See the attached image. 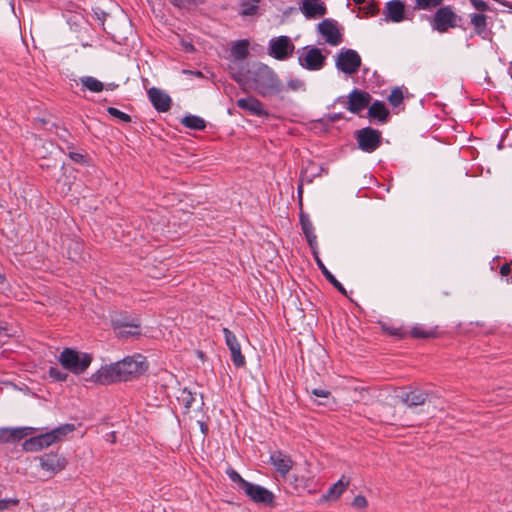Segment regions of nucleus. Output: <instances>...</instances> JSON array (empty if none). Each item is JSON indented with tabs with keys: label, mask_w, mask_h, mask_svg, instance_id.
<instances>
[{
	"label": "nucleus",
	"mask_w": 512,
	"mask_h": 512,
	"mask_svg": "<svg viewBox=\"0 0 512 512\" xmlns=\"http://www.w3.org/2000/svg\"><path fill=\"white\" fill-rule=\"evenodd\" d=\"M232 78L241 86L254 90L262 97L280 94L284 90L282 81L277 73L264 63H254L246 73L235 71L229 66Z\"/></svg>",
	"instance_id": "nucleus-1"
},
{
	"label": "nucleus",
	"mask_w": 512,
	"mask_h": 512,
	"mask_svg": "<svg viewBox=\"0 0 512 512\" xmlns=\"http://www.w3.org/2000/svg\"><path fill=\"white\" fill-rule=\"evenodd\" d=\"M148 369L144 356L136 354L121 361L102 366L91 376V381L100 385L125 382L142 375Z\"/></svg>",
	"instance_id": "nucleus-2"
},
{
	"label": "nucleus",
	"mask_w": 512,
	"mask_h": 512,
	"mask_svg": "<svg viewBox=\"0 0 512 512\" xmlns=\"http://www.w3.org/2000/svg\"><path fill=\"white\" fill-rule=\"evenodd\" d=\"M428 21L433 31L444 34L450 29L459 27L462 17L457 15L452 6L446 5L440 6L433 15L428 17Z\"/></svg>",
	"instance_id": "nucleus-3"
},
{
	"label": "nucleus",
	"mask_w": 512,
	"mask_h": 512,
	"mask_svg": "<svg viewBox=\"0 0 512 512\" xmlns=\"http://www.w3.org/2000/svg\"><path fill=\"white\" fill-rule=\"evenodd\" d=\"M92 359L91 354L78 352L72 348H65L58 357L62 367L76 375L84 373L90 366Z\"/></svg>",
	"instance_id": "nucleus-4"
},
{
	"label": "nucleus",
	"mask_w": 512,
	"mask_h": 512,
	"mask_svg": "<svg viewBox=\"0 0 512 512\" xmlns=\"http://www.w3.org/2000/svg\"><path fill=\"white\" fill-rule=\"evenodd\" d=\"M111 326L119 339L139 337L141 335V321L126 314H118L112 317Z\"/></svg>",
	"instance_id": "nucleus-5"
},
{
	"label": "nucleus",
	"mask_w": 512,
	"mask_h": 512,
	"mask_svg": "<svg viewBox=\"0 0 512 512\" xmlns=\"http://www.w3.org/2000/svg\"><path fill=\"white\" fill-rule=\"evenodd\" d=\"M362 64L358 52L349 48H342L335 58L336 68L346 75L356 74Z\"/></svg>",
	"instance_id": "nucleus-6"
},
{
	"label": "nucleus",
	"mask_w": 512,
	"mask_h": 512,
	"mask_svg": "<svg viewBox=\"0 0 512 512\" xmlns=\"http://www.w3.org/2000/svg\"><path fill=\"white\" fill-rule=\"evenodd\" d=\"M355 138L359 149L366 153H373L382 143L381 132L371 127H365L357 130Z\"/></svg>",
	"instance_id": "nucleus-7"
},
{
	"label": "nucleus",
	"mask_w": 512,
	"mask_h": 512,
	"mask_svg": "<svg viewBox=\"0 0 512 512\" xmlns=\"http://www.w3.org/2000/svg\"><path fill=\"white\" fill-rule=\"evenodd\" d=\"M294 49L295 46L288 36L273 37L268 44V54L280 61L290 58Z\"/></svg>",
	"instance_id": "nucleus-8"
},
{
	"label": "nucleus",
	"mask_w": 512,
	"mask_h": 512,
	"mask_svg": "<svg viewBox=\"0 0 512 512\" xmlns=\"http://www.w3.org/2000/svg\"><path fill=\"white\" fill-rule=\"evenodd\" d=\"M326 57L321 50L316 47H304L303 52L298 57L300 66L310 71H317L324 67Z\"/></svg>",
	"instance_id": "nucleus-9"
},
{
	"label": "nucleus",
	"mask_w": 512,
	"mask_h": 512,
	"mask_svg": "<svg viewBox=\"0 0 512 512\" xmlns=\"http://www.w3.org/2000/svg\"><path fill=\"white\" fill-rule=\"evenodd\" d=\"M371 100L372 97L368 92L354 88L348 94L345 106L351 113L359 114L370 105Z\"/></svg>",
	"instance_id": "nucleus-10"
},
{
	"label": "nucleus",
	"mask_w": 512,
	"mask_h": 512,
	"mask_svg": "<svg viewBox=\"0 0 512 512\" xmlns=\"http://www.w3.org/2000/svg\"><path fill=\"white\" fill-rule=\"evenodd\" d=\"M319 34L325 39L326 43L331 46H338L343 41L337 22L332 19H324L317 25Z\"/></svg>",
	"instance_id": "nucleus-11"
},
{
	"label": "nucleus",
	"mask_w": 512,
	"mask_h": 512,
	"mask_svg": "<svg viewBox=\"0 0 512 512\" xmlns=\"http://www.w3.org/2000/svg\"><path fill=\"white\" fill-rule=\"evenodd\" d=\"M243 492L255 503L267 506H272L274 503V494L260 485L248 482Z\"/></svg>",
	"instance_id": "nucleus-12"
},
{
	"label": "nucleus",
	"mask_w": 512,
	"mask_h": 512,
	"mask_svg": "<svg viewBox=\"0 0 512 512\" xmlns=\"http://www.w3.org/2000/svg\"><path fill=\"white\" fill-rule=\"evenodd\" d=\"M384 21L400 23L406 19V6L401 0L386 2L383 9Z\"/></svg>",
	"instance_id": "nucleus-13"
},
{
	"label": "nucleus",
	"mask_w": 512,
	"mask_h": 512,
	"mask_svg": "<svg viewBox=\"0 0 512 512\" xmlns=\"http://www.w3.org/2000/svg\"><path fill=\"white\" fill-rule=\"evenodd\" d=\"M397 397L407 407H416L425 404L429 393L419 388H413L410 390H402Z\"/></svg>",
	"instance_id": "nucleus-14"
},
{
	"label": "nucleus",
	"mask_w": 512,
	"mask_h": 512,
	"mask_svg": "<svg viewBox=\"0 0 512 512\" xmlns=\"http://www.w3.org/2000/svg\"><path fill=\"white\" fill-rule=\"evenodd\" d=\"M236 105L247 111L249 114L258 117H268L269 112L264 108L263 103L254 96H249L246 98H240L236 101Z\"/></svg>",
	"instance_id": "nucleus-15"
},
{
	"label": "nucleus",
	"mask_w": 512,
	"mask_h": 512,
	"mask_svg": "<svg viewBox=\"0 0 512 512\" xmlns=\"http://www.w3.org/2000/svg\"><path fill=\"white\" fill-rule=\"evenodd\" d=\"M147 95L152 106L158 112H167L170 110L172 104L171 97L163 90L152 87L147 91Z\"/></svg>",
	"instance_id": "nucleus-16"
},
{
	"label": "nucleus",
	"mask_w": 512,
	"mask_h": 512,
	"mask_svg": "<svg viewBox=\"0 0 512 512\" xmlns=\"http://www.w3.org/2000/svg\"><path fill=\"white\" fill-rule=\"evenodd\" d=\"M55 435L52 430L44 434L32 437L26 440L23 444V448L26 451H38L43 448L49 447L56 443Z\"/></svg>",
	"instance_id": "nucleus-17"
},
{
	"label": "nucleus",
	"mask_w": 512,
	"mask_h": 512,
	"mask_svg": "<svg viewBox=\"0 0 512 512\" xmlns=\"http://www.w3.org/2000/svg\"><path fill=\"white\" fill-rule=\"evenodd\" d=\"M270 462L275 470L282 476H286L293 467L291 457L282 451H274L271 453Z\"/></svg>",
	"instance_id": "nucleus-18"
},
{
	"label": "nucleus",
	"mask_w": 512,
	"mask_h": 512,
	"mask_svg": "<svg viewBox=\"0 0 512 512\" xmlns=\"http://www.w3.org/2000/svg\"><path fill=\"white\" fill-rule=\"evenodd\" d=\"M301 11L308 19L322 17L327 13V8L321 0H302Z\"/></svg>",
	"instance_id": "nucleus-19"
},
{
	"label": "nucleus",
	"mask_w": 512,
	"mask_h": 512,
	"mask_svg": "<svg viewBox=\"0 0 512 512\" xmlns=\"http://www.w3.org/2000/svg\"><path fill=\"white\" fill-rule=\"evenodd\" d=\"M300 223L302 231L306 237V240L308 242V245L312 251V254L314 258H317L318 252V243H317V236L314 231V226L308 216H304L301 214L300 216Z\"/></svg>",
	"instance_id": "nucleus-20"
},
{
	"label": "nucleus",
	"mask_w": 512,
	"mask_h": 512,
	"mask_svg": "<svg viewBox=\"0 0 512 512\" xmlns=\"http://www.w3.org/2000/svg\"><path fill=\"white\" fill-rule=\"evenodd\" d=\"M30 434V428H0V443H13L20 441Z\"/></svg>",
	"instance_id": "nucleus-21"
},
{
	"label": "nucleus",
	"mask_w": 512,
	"mask_h": 512,
	"mask_svg": "<svg viewBox=\"0 0 512 512\" xmlns=\"http://www.w3.org/2000/svg\"><path fill=\"white\" fill-rule=\"evenodd\" d=\"M389 115V110L382 101L376 100L368 106L367 117L371 120H377L383 124L388 121Z\"/></svg>",
	"instance_id": "nucleus-22"
},
{
	"label": "nucleus",
	"mask_w": 512,
	"mask_h": 512,
	"mask_svg": "<svg viewBox=\"0 0 512 512\" xmlns=\"http://www.w3.org/2000/svg\"><path fill=\"white\" fill-rule=\"evenodd\" d=\"M42 469L57 473L66 466V460L56 454H47L40 459Z\"/></svg>",
	"instance_id": "nucleus-23"
},
{
	"label": "nucleus",
	"mask_w": 512,
	"mask_h": 512,
	"mask_svg": "<svg viewBox=\"0 0 512 512\" xmlns=\"http://www.w3.org/2000/svg\"><path fill=\"white\" fill-rule=\"evenodd\" d=\"M469 17L474 33L485 39L488 35V17L483 13H471Z\"/></svg>",
	"instance_id": "nucleus-24"
},
{
	"label": "nucleus",
	"mask_w": 512,
	"mask_h": 512,
	"mask_svg": "<svg viewBox=\"0 0 512 512\" xmlns=\"http://www.w3.org/2000/svg\"><path fill=\"white\" fill-rule=\"evenodd\" d=\"M249 41L247 39L237 40L231 45V56L234 61H243L249 56Z\"/></svg>",
	"instance_id": "nucleus-25"
},
{
	"label": "nucleus",
	"mask_w": 512,
	"mask_h": 512,
	"mask_svg": "<svg viewBox=\"0 0 512 512\" xmlns=\"http://www.w3.org/2000/svg\"><path fill=\"white\" fill-rule=\"evenodd\" d=\"M349 485V479H346L345 476H342L335 484H333L326 494L323 495V499L325 500H336L338 499L347 489Z\"/></svg>",
	"instance_id": "nucleus-26"
},
{
	"label": "nucleus",
	"mask_w": 512,
	"mask_h": 512,
	"mask_svg": "<svg viewBox=\"0 0 512 512\" xmlns=\"http://www.w3.org/2000/svg\"><path fill=\"white\" fill-rule=\"evenodd\" d=\"M316 263L321 270L324 277L327 279L329 283H331L342 295H347L346 289L344 286L335 278V276L327 269L322 260L319 257V253L317 254V258H315Z\"/></svg>",
	"instance_id": "nucleus-27"
},
{
	"label": "nucleus",
	"mask_w": 512,
	"mask_h": 512,
	"mask_svg": "<svg viewBox=\"0 0 512 512\" xmlns=\"http://www.w3.org/2000/svg\"><path fill=\"white\" fill-rule=\"evenodd\" d=\"M181 124L191 130L201 131L206 128V122L203 118L196 115H187L181 119Z\"/></svg>",
	"instance_id": "nucleus-28"
},
{
	"label": "nucleus",
	"mask_w": 512,
	"mask_h": 512,
	"mask_svg": "<svg viewBox=\"0 0 512 512\" xmlns=\"http://www.w3.org/2000/svg\"><path fill=\"white\" fill-rule=\"evenodd\" d=\"M83 88L91 92H101L104 89V84L92 76H84L80 78Z\"/></svg>",
	"instance_id": "nucleus-29"
},
{
	"label": "nucleus",
	"mask_w": 512,
	"mask_h": 512,
	"mask_svg": "<svg viewBox=\"0 0 512 512\" xmlns=\"http://www.w3.org/2000/svg\"><path fill=\"white\" fill-rule=\"evenodd\" d=\"M409 334L417 339H430L437 336V330L435 328L425 329L423 326H415L410 330Z\"/></svg>",
	"instance_id": "nucleus-30"
},
{
	"label": "nucleus",
	"mask_w": 512,
	"mask_h": 512,
	"mask_svg": "<svg viewBox=\"0 0 512 512\" xmlns=\"http://www.w3.org/2000/svg\"><path fill=\"white\" fill-rule=\"evenodd\" d=\"M260 0H246L241 3L242 16H254L258 12V4Z\"/></svg>",
	"instance_id": "nucleus-31"
},
{
	"label": "nucleus",
	"mask_w": 512,
	"mask_h": 512,
	"mask_svg": "<svg viewBox=\"0 0 512 512\" xmlns=\"http://www.w3.org/2000/svg\"><path fill=\"white\" fill-rule=\"evenodd\" d=\"M444 0H415V9L431 11L442 6Z\"/></svg>",
	"instance_id": "nucleus-32"
},
{
	"label": "nucleus",
	"mask_w": 512,
	"mask_h": 512,
	"mask_svg": "<svg viewBox=\"0 0 512 512\" xmlns=\"http://www.w3.org/2000/svg\"><path fill=\"white\" fill-rule=\"evenodd\" d=\"M75 430L74 424H63L52 430L55 435L56 441H61L67 434L73 432Z\"/></svg>",
	"instance_id": "nucleus-33"
},
{
	"label": "nucleus",
	"mask_w": 512,
	"mask_h": 512,
	"mask_svg": "<svg viewBox=\"0 0 512 512\" xmlns=\"http://www.w3.org/2000/svg\"><path fill=\"white\" fill-rule=\"evenodd\" d=\"M230 353H231V360L236 367L240 368L246 364L245 357L241 352V345L236 348L231 349Z\"/></svg>",
	"instance_id": "nucleus-34"
},
{
	"label": "nucleus",
	"mask_w": 512,
	"mask_h": 512,
	"mask_svg": "<svg viewBox=\"0 0 512 512\" xmlns=\"http://www.w3.org/2000/svg\"><path fill=\"white\" fill-rule=\"evenodd\" d=\"M222 331L224 334L225 343H226L227 347L229 348V350L240 346V343H239L236 335L232 331H230L226 327H224Z\"/></svg>",
	"instance_id": "nucleus-35"
},
{
	"label": "nucleus",
	"mask_w": 512,
	"mask_h": 512,
	"mask_svg": "<svg viewBox=\"0 0 512 512\" xmlns=\"http://www.w3.org/2000/svg\"><path fill=\"white\" fill-rule=\"evenodd\" d=\"M226 473H227L229 479L233 483H236L238 485L239 489H241L243 491V489L245 488V484H248V481H246L244 478H242V476L233 468H229L226 471Z\"/></svg>",
	"instance_id": "nucleus-36"
},
{
	"label": "nucleus",
	"mask_w": 512,
	"mask_h": 512,
	"mask_svg": "<svg viewBox=\"0 0 512 512\" xmlns=\"http://www.w3.org/2000/svg\"><path fill=\"white\" fill-rule=\"evenodd\" d=\"M403 92L400 88L396 87L392 89L390 95L388 96V101L393 107H398L403 102Z\"/></svg>",
	"instance_id": "nucleus-37"
},
{
	"label": "nucleus",
	"mask_w": 512,
	"mask_h": 512,
	"mask_svg": "<svg viewBox=\"0 0 512 512\" xmlns=\"http://www.w3.org/2000/svg\"><path fill=\"white\" fill-rule=\"evenodd\" d=\"M48 374L51 379L58 382H65L68 378V374L65 371L60 370L58 367H50Z\"/></svg>",
	"instance_id": "nucleus-38"
},
{
	"label": "nucleus",
	"mask_w": 512,
	"mask_h": 512,
	"mask_svg": "<svg viewBox=\"0 0 512 512\" xmlns=\"http://www.w3.org/2000/svg\"><path fill=\"white\" fill-rule=\"evenodd\" d=\"M107 112L109 115H111L114 118H117L119 121L124 123H130L131 122V116L120 111L119 109L115 107H108Z\"/></svg>",
	"instance_id": "nucleus-39"
},
{
	"label": "nucleus",
	"mask_w": 512,
	"mask_h": 512,
	"mask_svg": "<svg viewBox=\"0 0 512 512\" xmlns=\"http://www.w3.org/2000/svg\"><path fill=\"white\" fill-rule=\"evenodd\" d=\"M360 10L367 16H375L379 12V6L373 0L370 2H365L364 6L360 8Z\"/></svg>",
	"instance_id": "nucleus-40"
},
{
	"label": "nucleus",
	"mask_w": 512,
	"mask_h": 512,
	"mask_svg": "<svg viewBox=\"0 0 512 512\" xmlns=\"http://www.w3.org/2000/svg\"><path fill=\"white\" fill-rule=\"evenodd\" d=\"M179 399L182 400L185 408H187V409L191 408L193 405V402L195 401L194 395L191 393V391H189L187 389L182 390Z\"/></svg>",
	"instance_id": "nucleus-41"
},
{
	"label": "nucleus",
	"mask_w": 512,
	"mask_h": 512,
	"mask_svg": "<svg viewBox=\"0 0 512 512\" xmlns=\"http://www.w3.org/2000/svg\"><path fill=\"white\" fill-rule=\"evenodd\" d=\"M472 7L477 10V13H485L490 10V6L483 0H470Z\"/></svg>",
	"instance_id": "nucleus-42"
},
{
	"label": "nucleus",
	"mask_w": 512,
	"mask_h": 512,
	"mask_svg": "<svg viewBox=\"0 0 512 512\" xmlns=\"http://www.w3.org/2000/svg\"><path fill=\"white\" fill-rule=\"evenodd\" d=\"M287 86L292 91L305 90V83L299 79H291L287 82Z\"/></svg>",
	"instance_id": "nucleus-43"
},
{
	"label": "nucleus",
	"mask_w": 512,
	"mask_h": 512,
	"mask_svg": "<svg viewBox=\"0 0 512 512\" xmlns=\"http://www.w3.org/2000/svg\"><path fill=\"white\" fill-rule=\"evenodd\" d=\"M19 504L18 498H9L0 500V511L9 509L10 506H17Z\"/></svg>",
	"instance_id": "nucleus-44"
},
{
	"label": "nucleus",
	"mask_w": 512,
	"mask_h": 512,
	"mask_svg": "<svg viewBox=\"0 0 512 512\" xmlns=\"http://www.w3.org/2000/svg\"><path fill=\"white\" fill-rule=\"evenodd\" d=\"M386 331L388 334L392 335V336H395L399 339L401 338H405L407 336V332L401 328V327H398V328H393V327H389V328H386Z\"/></svg>",
	"instance_id": "nucleus-45"
},
{
	"label": "nucleus",
	"mask_w": 512,
	"mask_h": 512,
	"mask_svg": "<svg viewBox=\"0 0 512 512\" xmlns=\"http://www.w3.org/2000/svg\"><path fill=\"white\" fill-rule=\"evenodd\" d=\"M353 507L363 509L367 506V500L364 496L358 495L353 499Z\"/></svg>",
	"instance_id": "nucleus-46"
},
{
	"label": "nucleus",
	"mask_w": 512,
	"mask_h": 512,
	"mask_svg": "<svg viewBox=\"0 0 512 512\" xmlns=\"http://www.w3.org/2000/svg\"><path fill=\"white\" fill-rule=\"evenodd\" d=\"M311 394L314 395L315 397H321V398H328L331 395L330 391H328L326 389H322V388L312 389Z\"/></svg>",
	"instance_id": "nucleus-47"
},
{
	"label": "nucleus",
	"mask_w": 512,
	"mask_h": 512,
	"mask_svg": "<svg viewBox=\"0 0 512 512\" xmlns=\"http://www.w3.org/2000/svg\"><path fill=\"white\" fill-rule=\"evenodd\" d=\"M94 11V16L97 20L101 21L102 24L104 23V21L106 20V17L108 16V14L102 10L101 8H95L93 9Z\"/></svg>",
	"instance_id": "nucleus-48"
},
{
	"label": "nucleus",
	"mask_w": 512,
	"mask_h": 512,
	"mask_svg": "<svg viewBox=\"0 0 512 512\" xmlns=\"http://www.w3.org/2000/svg\"><path fill=\"white\" fill-rule=\"evenodd\" d=\"M69 157L72 161H74L76 163H84L85 162V156L81 153L70 152Z\"/></svg>",
	"instance_id": "nucleus-49"
},
{
	"label": "nucleus",
	"mask_w": 512,
	"mask_h": 512,
	"mask_svg": "<svg viewBox=\"0 0 512 512\" xmlns=\"http://www.w3.org/2000/svg\"><path fill=\"white\" fill-rule=\"evenodd\" d=\"M171 4L177 7H184L186 5L195 4L196 0H169Z\"/></svg>",
	"instance_id": "nucleus-50"
},
{
	"label": "nucleus",
	"mask_w": 512,
	"mask_h": 512,
	"mask_svg": "<svg viewBox=\"0 0 512 512\" xmlns=\"http://www.w3.org/2000/svg\"><path fill=\"white\" fill-rule=\"evenodd\" d=\"M511 264L512 263H505L500 267V274L502 276H508L511 272Z\"/></svg>",
	"instance_id": "nucleus-51"
},
{
	"label": "nucleus",
	"mask_w": 512,
	"mask_h": 512,
	"mask_svg": "<svg viewBox=\"0 0 512 512\" xmlns=\"http://www.w3.org/2000/svg\"><path fill=\"white\" fill-rule=\"evenodd\" d=\"M184 73L186 74H192L196 77H203V74L201 71H191V70H183Z\"/></svg>",
	"instance_id": "nucleus-52"
},
{
	"label": "nucleus",
	"mask_w": 512,
	"mask_h": 512,
	"mask_svg": "<svg viewBox=\"0 0 512 512\" xmlns=\"http://www.w3.org/2000/svg\"><path fill=\"white\" fill-rule=\"evenodd\" d=\"M342 118H343L342 113H335V114L330 115V120H332V121L340 120Z\"/></svg>",
	"instance_id": "nucleus-53"
},
{
	"label": "nucleus",
	"mask_w": 512,
	"mask_h": 512,
	"mask_svg": "<svg viewBox=\"0 0 512 512\" xmlns=\"http://www.w3.org/2000/svg\"><path fill=\"white\" fill-rule=\"evenodd\" d=\"M183 46L186 52L194 51V46L191 43H184Z\"/></svg>",
	"instance_id": "nucleus-54"
},
{
	"label": "nucleus",
	"mask_w": 512,
	"mask_h": 512,
	"mask_svg": "<svg viewBox=\"0 0 512 512\" xmlns=\"http://www.w3.org/2000/svg\"><path fill=\"white\" fill-rule=\"evenodd\" d=\"M353 2L357 5L365 4L366 0H353Z\"/></svg>",
	"instance_id": "nucleus-55"
},
{
	"label": "nucleus",
	"mask_w": 512,
	"mask_h": 512,
	"mask_svg": "<svg viewBox=\"0 0 512 512\" xmlns=\"http://www.w3.org/2000/svg\"><path fill=\"white\" fill-rule=\"evenodd\" d=\"M201 430H202V432H203V433H205V432H206V430H207L206 425H205V424H203V423H201Z\"/></svg>",
	"instance_id": "nucleus-56"
},
{
	"label": "nucleus",
	"mask_w": 512,
	"mask_h": 512,
	"mask_svg": "<svg viewBox=\"0 0 512 512\" xmlns=\"http://www.w3.org/2000/svg\"><path fill=\"white\" fill-rule=\"evenodd\" d=\"M5 276L3 274H0V284L4 283Z\"/></svg>",
	"instance_id": "nucleus-57"
},
{
	"label": "nucleus",
	"mask_w": 512,
	"mask_h": 512,
	"mask_svg": "<svg viewBox=\"0 0 512 512\" xmlns=\"http://www.w3.org/2000/svg\"><path fill=\"white\" fill-rule=\"evenodd\" d=\"M298 193H299V195H301V194H302V185H299V187H298Z\"/></svg>",
	"instance_id": "nucleus-58"
},
{
	"label": "nucleus",
	"mask_w": 512,
	"mask_h": 512,
	"mask_svg": "<svg viewBox=\"0 0 512 512\" xmlns=\"http://www.w3.org/2000/svg\"><path fill=\"white\" fill-rule=\"evenodd\" d=\"M337 102H341V103H342V102H344V101H343V97H339V98L337 99Z\"/></svg>",
	"instance_id": "nucleus-59"
},
{
	"label": "nucleus",
	"mask_w": 512,
	"mask_h": 512,
	"mask_svg": "<svg viewBox=\"0 0 512 512\" xmlns=\"http://www.w3.org/2000/svg\"><path fill=\"white\" fill-rule=\"evenodd\" d=\"M198 354H199V357H201V358L203 357V353L202 352H198Z\"/></svg>",
	"instance_id": "nucleus-60"
}]
</instances>
